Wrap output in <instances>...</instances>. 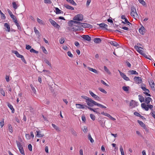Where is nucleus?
Masks as SVG:
<instances>
[{"mask_svg":"<svg viewBox=\"0 0 155 155\" xmlns=\"http://www.w3.org/2000/svg\"><path fill=\"white\" fill-rule=\"evenodd\" d=\"M87 106L90 107H93L94 105H96L97 102H95L94 100H92L91 98H90L87 102Z\"/></svg>","mask_w":155,"mask_h":155,"instance_id":"f257e3e1","label":"nucleus"},{"mask_svg":"<svg viewBox=\"0 0 155 155\" xmlns=\"http://www.w3.org/2000/svg\"><path fill=\"white\" fill-rule=\"evenodd\" d=\"M83 19V16L81 14H78L75 16L73 18V20L75 21H82Z\"/></svg>","mask_w":155,"mask_h":155,"instance_id":"f03ea898","label":"nucleus"},{"mask_svg":"<svg viewBox=\"0 0 155 155\" xmlns=\"http://www.w3.org/2000/svg\"><path fill=\"white\" fill-rule=\"evenodd\" d=\"M144 85V87L141 86V89L145 92H143V93L145 94L146 96L150 97V94L149 93L150 92L149 90L148 89H147L146 87H145V86Z\"/></svg>","mask_w":155,"mask_h":155,"instance_id":"7ed1b4c3","label":"nucleus"},{"mask_svg":"<svg viewBox=\"0 0 155 155\" xmlns=\"http://www.w3.org/2000/svg\"><path fill=\"white\" fill-rule=\"evenodd\" d=\"M76 107L78 109H88V106L85 104H75Z\"/></svg>","mask_w":155,"mask_h":155,"instance_id":"20e7f679","label":"nucleus"},{"mask_svg":"<svg viewBox=\"0 0 155 155\" xmlns=\"http://www.w3.org/2000/svg\"><path fill=\"white\" fill-rule=\"evenodd\" d=\"M49 21L54 27L59 28L60 27V26L56 23L54 20L50 18L49 20Z\"/></svg>","mask_w":155,"mask_h":155,"instance_id":"39448f33","label":"nucleus"},{"mask_svg":"<svg viewBox=\"0 0 155 155\" xmlns=\"http://www.w3.org/2000/svg\"><path fill=\"white\" fill-rule=\"evenodd\" d=\"M149 85L150 86L151 89L155 91V84L152 80H150L148 81Z\"/></svg>","mask_w":155,"mask_h":155,"instance_id":"423d86ee","label":"nucleus"},{"mask_svg":"<svg viewBox=\"0 0 155 155\" xmlns=\"http://www.w3.org/2000/svg\"><path fill=\"white\" fill-rule=\"evenodd\" d=\"M97 25H98L100 27L102 28V29L109 31V29H108L107 28V27L108 26L106 24L103 23L100 24H97Z\"/></svg>","mask_w":155,"mask_h":155,"instance_id":"0eeeda50","label":"nucleus"},{"mask_svg":"<svg viewBox=\"0 0 155 155\" xmlns=\"http://www.w3.org/2000/svg\"><path fill=\"white\" fill-rule=\"evenodd\" d=\"M119 72L120 73V74L121 77L125 80L126 81H130V79L128 77L126 76V75L124 74L122 72L120 71H119Z\"/></svg>","mask_w":155,"mask_h":155,"instance_id":"6e6552de","label":"nucleus"},{"mask_svg":"<svg viewBox=\"0 0 155 155\" xmlns=\"http://www.w3.org/2000/svg\"><path fill=\"white\" fill-rule=\"evenodd\" d=\"M89 93L95 99L97 100H99L100 99L99 97L94 94L92 91H89Z\"/></svg>","mask_w":155,"mask_h":155,"instance_id":"1a4fd4ad","label":"nucleus"},{"mask_svg":"<svg viewBox=\"0 0 155 155\" xmlns=\"http://www.w3.org/2000/svg\"><path fill=\"white\" fill-rule=\"evenodd\" d=\"M82 38L84 40L88 41H90L91 40V38L87 35H83L81 36Z\"/></svg>","mask_w":155,"mask_h":155,"instance_id":"9d476101","label":"nucleus"},{"mask_svg":"<svg viewBox=\"0 0 155 155\" xmlns=\"http://www.w3.org/2000/svg\"><path fill=\"white\" fill-rule=\"evenodd\" d=\"M82 27L84 28H93L92 25L87 23H83Z\"/></svg>","mask_w":155,"mask_h":155,"instance_id":"9b49d317","label":"nucleus"},{"mask_svg":"<svg viewBox=\"0 0 155 155\" xmlns=\"http://www.w3.org/2000/svg\"><path fill=\"white\" fill-rule=\"evenodd\" d=\"M134 81L137 82L138 84L140 83L142 81L141 78L138 76H135L134 78Z\"/></svg>","mask_w":155,"mask_h":155,"instance_id":"f8f14e48","label":"nucleus"},{"mask_svg":"<svg viewBox=\"0 0 155 155\" xmlns=\"http://www.w3.org/2000/svg\"><path fill=\"white\" fill-rule=\"evenodd\" d=\"M137 102H136L135 101L132 100L130 102V106H132V107H134L136 106H137Z\"/></svg>","mask_w":155,"mask_h":155,"instance_id":"ddd939ff","label":"nucleus"},{"mask_svg":"<svg viewBox=\"0 0 155 155\" xmlns=\"http://www.w3.org/2000/svg\"><path fill=\"white\" fill-rule=\"evenodd\" d=\"M41 132L39 130H37L36 131L37 134L36 136L39 138H41L43 137L44 135V134H41Z\"/></svg>","mask_w":155,"mask_h":155,"instance_id":"4468645a","label":"nucleus"},{"mask_svg":"<svg viewBox=\"0 0 155 155\" xmlns=\"http://www.w3.org/2000/svg\"><path fill=\"white\" fill-rule=\"evenodd\" d=\"M141 107L142 108L144 109L146 111L148 110V107L147 104H145L144 103H143L141 104Z\"/></svg>","mask_w":155,"mask_h":155,"instance_id":"2eb2a0df","label":"nucleus"},{"mask_svg":"<svg viewBox=\"0 0 155 155\" xmlns=\"http://www.w3.org/2000/svg\"><path fill=\"white\" fill-rule=\"evenodd\" d=\"M137 14L136 9L134 6L131 7L130 14Z\"/></svg>","mask_w":155,"mask_h":155,"instance_id":"dca6fc26","label":"nucleus"},{"mask_svg":"<svg viewBox=\"0 0 155 155\" xmlns=\"http://www.w3.org/2000/svg\"><path fill=\"white\" fill-rule=\"evenodd\" d=\"M145 28L144 27L142 26L139 29V31L140 33L143 35H144L145 33L144 30H145Z\"/></svg>","mask_w":155,"mask_h":155,"instance_id":"f3484780","label":"nucleus"},{"mask_svg":"<svg viewBox=\"0 0 155 155\" xmlns=\"http://www.w3.org/2000/svg\"><path fill=\"white\" fill-rule=\"evenodd\" d=\"M144 102L147 104H149L150 102L152 100V99L150 97H147L145 98Z\"/></svg>","mask_w":155,"mask_h":155,"instance_id":"a211bd4d","label":"nucleus"},{"mask_svg":"<svg viewBox=\"0 0 155 155\" xmlns=\"http://www.w3.org/2000/svg\"><path fill=\"white\" fill-rule=\"evenodd\" d=\"M94 41L96 43L99 44L101 42V40L100 38H94Z\"/></svg>","mask_w":155,"mask_h":155,"instance_id":"6ab92c4d","label":"nucleus"},{"mask_svg":"<svg viewBox=\"0 0 155 155\" xmlns=\"http://www.w3.org/2000/svg\"><path fill=\"white\" fill-rule=\"evenodd\" d=\"M8 106L9 108L12 110V112L14 113L15 111V110L13 107V106L10 104L9 103H8Z\"/></svg>","mask_w":155,"mask_h":155,"instance_id":"aec40b11","label":"nucleus"},{"mask_svg":"<svg viewBox=\"0 0 155 155\" xmlns=\"http://www.w3.org/2000/svg\"><path fill=\"white\" fill-rule=\"evenodd\" d=\"M87 68L90 71H92L95 74H98V72L96 70L94 69H93L90 67H88Z\"/></svg>","mask_w":155,"mask_h":155,"instance_id":"412c9836","label":"nucleus"},{"mask_svg":"<svg viewBox=\"0 0 155 155\" xmlns=\"http://www.w3.org/2000/svg\"><path fill=\"white\" fill-rule=\"evenodd\" d=\"M64 6L66 8L68 9L74 10V8L73 7H72L67 4H64Z\"/></svg>","mask_w":155,"mask_h":155,"instance_id":"4be33fe9","label":"nucleus"},{"mask_svg":"<svg viewBox=\"0 0 155 155\" xmlns=\"http://www.w3.org/2000/svg\"><path fill=\"white\" fill-rule=\"evenodd\" d=\"M4 26L5 28H7L6 29V31L8 32H9L10 31V27L9 25L7 23H5L4 24Z\"/></svg>","mask_w":155,"mask_h":155,"instance_id":"5701e85b","label":"nucleus"},{"mask_svg":"<svg viewBox=\"0 0 155 155\" xmlns=\"http://www.w3.org/2000/svg\"><path fill=\"white\" fill-rule=\"evenodd\" d=\"M138 96L139 99L141 103H142L144 101V98L142 95H139Z\"/></svg>","mask_w":155,"mask_h":155,"instance_id":"b1692460","label":"nucleus"},{"mask_svg":"<svg viewBox=\"0 0 155 155\" xmlns=\"http://www.w3.org/2000/svg\"><path fill=\"white\" fill-rule=\"evenodd\" d=\"M111 45L115 46L117 47L119 46V45L116 42L114 41H110L109 42Z\"/></svg>","mask_w":155,"mask_h":155,"instance_id":"393cba45","label":"nucleus"},{"mask_svg":"<svg viewBox=\"0 0 155 155\" xmlns=\"http://www.w3.org/2000/svg\"><path fill=\"white\" fill-rule=\"evenodd\" d=\"M88 109H89L90 110L92 111H94V112H95V113H99H99L97 111H96V110L99 109L98 108H95V109H93V108H91V107H88Z\"/></svg>","mask_w":155,"mask_h":155,"instance_id":"a878e982","label":"nucleus"},{"mask_svg":"<svg viewBox=\"0 0 155 155\" xmlns=\"http://www.w3.org/2000/svg\"><path fill=\"white\" fill-rule=\"evenodd\" d=\"M137 122L139 123V124H140V125L142 127H145V124H144V123L142 121L139 120H138L137 121Z\"/></svg>","mask_w":155,"mask_h":155,"instance_id":"bb28decb","label":"nucleus"},{"mask_svg":"<svg viewBox=\"0 0 155 155\" xmlns=\"http://www.w3.org/2000/svg\"><path fill=\"white\" fill-rule=\"evenodd\" d=\"M104 71L109 74H111L110 72L109 71L106 66H104Z\"/></svg>","mask_w":155,"mask_h":155,"instance_id":"cd10ccee","label":"nucleus"},{"mask_svg":"<svg viewBox=\"0 0 155 155\" xmlns=\"http://www.w3.org/2000/svg\"><path fill=\"white\" fill-rule=\"evenodd\" d=\"M130 87L129 86H123L122 87V89L125 91H129Z\"/></svg>","mask_w":155,"mask_h":155,"instance_id":"c85d7f7f","label":"nucleus"},{"mask_svg":"<svg viewBox=\"0 0 155 155\" xmlns=\"http://www.w3.org/2000/svg\"><path fill=\"white\" fill-rule=\"evenodd\" d=\"M88 139L91 143H92L94 142V140L92 138L90 134H89L88 135Z\"/></svg>","mask_w":155,"mask_h":155,"instance_id":"c756f323","label":"nucleus"},{"mask_svg":"<svg viewBox=\"0 0 155 155\" xmlns=\"http://www.w3.org/2000/svg\"><path fill=\"white\" fill-rule=\"evenodd\" d=\"M129 72H130L131 74H137L138 75V73L134 70H130Z\"/></svg>","mask_w":155,"mask_h":155,"instance_id":"7c9ffc66","label":"nucleus"},{"mask_svg":"<svg viewBox=\"0 0 155 155\" xmlns=\"http://www.w3.org/2000/svg\"><path fill=\"white\" fill-rule=\"evenodd\" d=\"M52 126L56 130L58 131H60L59 128L54 124H52Z\"/></svg>","mask_w":155,"mask_h":155,"instance_id":"2f4dec72","label":"nucleus"},{"mask_svg":"<svg viewBox=\"0 0 155 155\" xmlns=\"http://www.w3.org/2000/svg\"><path fill=\"white\" fill-rule=\"evenodd\" d=\"M8 129L10 132L11 133H12L13 132V129L11 125L10 124H8Z\"/></svg>","mask_w":155,"mask_h":155,"instance_id":"473e14b6","label":"nucleus"},{"mask_svg":"<svg viewBox=\"0 0 155 155\" xmlns=\"http://www.w3.org/2000/svg\"><path fill=\"white\" fill-rule=\"evenodd\" d=\"M96 105L99 107L101 108H106V107L102 105L101 104L98 103H97Z\"/></svg>","mask_w":155,"mask_h":155,"instance_id":"72a5a7b5","label":"nucleus"},{"mask_svg":"<svg viewBox=\"0 0 155 155\" xmlns=\"http://www.w3.org/2000/svg\"><path fill=\"white\" fill-rule=\"evenodd\" d=\"M19 150L20 152V153L23 155L25 154V152L24 151L23 148V147H21L20 148H19Z\"/></svg>","mask_w":155,"mask_h":155,"instance_id":"f704fd0d","label":"nucleus"},{"mask_svg":"<svg viewBox=\"0 0 155 155\" xmlns=\"http://www.w3.org/2000/svg\"><path fill=\"white\" fill-rule=\"evenodd\" d=\"M16 142L17 143V146L18 148V149L19 148L21 147H22L21 143L19 141L16 140Z\"/></svg>","mask_w":155,"mask_h":155,"instance_id":"c9c22d12","label":"nucleus"},{"mask_svg":"<svg viewBox=\"0 0 155 155\" xmlns=\"http://www.w3.org/2000/svg\"><path fill=\"white\" fill-rule=\"evenodd\" d=\"M98 90L101 91V92H103V93L104 94H107V91L104 89L101 88V87H99L98 88Z\"/></svg>","mask_w":155,"mask_h":155,"instance_id":"e433bc0d","label":"nucleus"},{"mask_svg":"<svg viewBox=\"0 0 155 155\" xmlns=\"http://www.w3.org/2000/svg\"><path fill=\"white\" fill-rule=\"evenodd\" d=\"M130 15L135 18H139V16L137 14H130Z\"/></svg>","mask_w":155,"mask_h":155,"instance_id":"4c0bfd02","label":"nucleus"},{"mask_svg":"<svg viewBox=\"0 0 155 155\" xmlns=\"http://www.w3.org/2000/svg\"><path fill=\"white\" fill-rule=\"evenodd\" d=\"M81 97L83 99H84L85 100L86 102H87V101L90 98H89L88 97L85 96H81Z\"/></svg>","mask_w":155,"mask_h":155,"instance_id":"58836bf2","label":"nucleus"},{"mask_svg":"<svg viewBox=\"0 0 155 155\" xmlns=\"http://www.w3.org/2000/svg\"><path fill=\"white\" fill-rule=\"evenodd\" d=\"M120 149L121 155H124V151L121 145H120Z\"/></svg>","mask_w":155,"mask_h":155,"instance_id":"ea45409f","label":"nucleus"},{"mask_svg":"<svg viewBox=\"0 0 155 155\" xmlns=\"http://www.w3.org/2000/svg\"><path fill=\"white\" fill-rule=\"evenodd\" d=\"M30 51L31 53H34L35 54H38V51H36L33 48H31Z\"/></svg>","mask_w":155,"mask_h":155,"instance_id":"a19ab883","label":"nucleus"},{"mask_svg":"<svg viewBox=\"0 0 155 155\" xmlns=\"http://www.w3.org/2000/svg\"><path fill=\"white\" fill-rule=\"evenodd\" d=\"M55 10H56V14H59L61 10H60L58 8L55 7L54 8Z\"/></svg>","mask_w":155,"mask_h":155,"instance_id":"79ce46f5","label":"nucleus"},{"mask_svg":"<svg viewBox=\"0 0 155 155\" xmlns=\"http://www.w3.org/2000/svg\"><path fill=\"white\" fill-rule=\"evenodd\" d=\"M13 7L15 9H16L17 8V5L16 3V2H13L12 3Z\"/></svg>","mask_w":155,"mask_h":155,"instance_id":"37998d69","label":"nucleus"},{"mask_svg":"<svg viewBox=\"0 0 155 155\" xmlns=\"http://www.w3.org/2000/svg\"><path fill=\"white\" fill-rule=\"evenodd\" d=\"M30 87H31V89L32 91L35 94L36 93V91L35 90V88L33 87V85L32 84L30 85Z\"/></svg>","mask_w":155,"mask_h":155,"instance_id":"c03bdc74","label":"nucleus"},{"mask_svg":"<svg viewBox=\"0 0 155 155\" xmlns=\"http://www.w3.org/2000/svg\"><path fill=\"white\" fill-rule=\"evenodd\" d=\"M68 2L70 3L73 5L76 6L77 5V4L74 2L73 0H70Z\"/></svg>","mask_w":155,"mask_h":155,"instance_id":"a18cd8bd","label":"nucleus"},{"mask_svg":"<svg viewBox=\"0 0 155 155\" xmlns=\"http://www.w3.org/2000/svg\"><path fill=\"white\" fill-rule=\"evenodd\" d=\"M90 117L91 119L93 120H95V116L93 114H90Z\"/></svg>","mask_w":155,"mask_h":155,"instance_id":"49530a36","label":"nucleus"},{"mask_svg":"<svg viewBox=\"0 0 155 155\" xmlns=\"http://www.w3.org/2000/svg\"><path fill=\"white\" fill-rule=\"evenodd\" d=\"M142 55L145 58H147V59H149V60H151V59L150 58H151V56H149V57H148L147 55L145 53H143V54H142Z\"/></svg>","mask_w":155,"mask_h":155,"instance_id":"de8ad7c7","label":"nucleus"},{"mask_svg":"<svg viewBox=\"0 0 155 155\" xmlns=\"http://www.w3.org/2000/svg\"><path fill=\"white\" fill-rule=\"evenodd\" d=\"M71 134L74 136H77V134L76 132L74 130V129H72L71 130Z\"/></svg>","mask_w":155,"mask_h":155,"instance_id":"09e8293b","label":"nucleus"},{"mask_svg":"<svg viewBox=\"0 0 155 155\" xmlns=\"http://www.w3.org/2000/svg\"><path fill=\"white\" fill-rule=\"evenodd\" d=\"M42 50L43 51V52L45 53V54H48V52L46 50L45 48L43 46H42L41 48Z\"/></svg>","mask_w":155,"mask_h":155,"instance_id":"8fccbe9b","label":"nucleus"},{"mask_svg":"<svg viewBox=\"0 0 155 155\" xmlns=\"http://www.w3.org/2000/svg\"><path fill=\"white\" fill-rule=\"evenodd\" d=\"M34 29L35 33L36 34L39 35L40 33L39 31L37 30L36 28L35 27L34 28Z\"/></svg>","mask_w":155,"mask_h":155,"instance_id":"3c124183","label":"nucleus"},{"mask_svg":"<svg viewBox=\"0 0 155 155\" xmlns=\"http://www.w3.org/2000/svg\"><path fill=\"white\" fill-rule=\"evenodd\" d=\"M64 39L63 38H61L59 40V42H60V43L61 44H63L64 43Z\"/></svg>","mask_w":155,"mask_h":155,"instance_id":"603ef678","label":"nucleus"},{"mask_svg":"<svg viewBox=\"0 0 155 155\" xmlns=\"http://www.w3.org/2000/svg\"><path fill=\"white\" fill-rule=\"evenodd\" d=\"M0 14L2 16V18L5 19L6 18L5 16V15L2 12L1 10H0Z\"/></svg>","mask_w":155,"mask_h":155,"instance_id":"864d4df0","label":"nucleus"},{"mask_svg":"<svg viewBox=\"0 0 155 155\" xmlns=\"http://www.w3.org/2000/svg\"><path fill=\"white\" fill-rule=\"evenodd\" d=\"M13 53L15 54L16 55V56L18 57L19 55L20 54L18 51H13Z\"/></svg>","mask_w":155,"mask_h":155,"instance_id":"5fc2aeb1","label":"nucleus"},{"mask_svg":"<svg viewBox=\"0 0 155 155\" xmlns=\"http://www.w3.org/2000/svg\"><path fill=\"white\" fill-rule=\"evenodd\" d=\"M139 2L140 3L142 4L143 5H146L145 2L143 1V0H138Z\"/></svg>","mask_w":155,"mask_h":155,"instance_id":"6e6d98bb","label":"nucleus"},{"mask_svg":"<svg viewBox=\"0 0 155 155\" xmlns=\"http://www.w3.org/2000/svg\"><path fill=\"white\" fill-rule=\"evenodd\" d=\"M37 21L40 24H43V22L42 21V20H41L40 19H39L38 18H37Z\"/></svg>","mask_w":155,"mask_h":155,"instance_id":"4d7b16f0","label":"nucleus"},{"mask_svg":"<svg viewBox=\"0 0 155 155\" xmlns=\"http://www.w3.org/2000/svg\"><path fill=\"white\" fill-rule=\"evenodd\" d=\"M109 31H111L112 32H119L121 33V32L119 30H111V29H109Z\"/></svg>","mask_w":155,"mask_h":155,"instance_id":"13d9d810","label":"nucleus"},{"mask_svg":"<svg viewBox=\"0 0 155 155\" xmlns=\"http://www.w3.org/2000/svg\"><path fill=\"white\" fill-rule=\"evenodd\" d=\"M68 55L71 58H72L73 57V54L71 53V52L70 51H68L67 53Z\"/></svg>","mask_w":155,"mask_h":155,"instance_id":"bf43d9fd","label":"nucleus"},{"mask_svg":"<svg viewBox=\"0 0 155 155\" xmlns=\"http://www.w3.org/2000/svg\"><path fill=\"white\" fill-rule=\"evenodd\" d=\"M7 10L8 12V13L9 14V15H10V16L13 17V14H12L11 11L9 9H8Z\"/></svg>","mask_w":155,"mask_h":155,"instance_id":"052dcab7","label":"nucleus"},{"mask_svg":"<svg viewBox=\"0 0 155 155\" xmlns=\"http://www.w3.org/2000/svg\"><path fill=\"white\" fill-rule=\"evenodd\" d=\"M101 82L103 84L105 85V86L107 87L109 86V85L107 84L103 80H101Z\"/></svg>","mask_w":155,"mask_h":155,"instance_id":"680f3d73","label":"nucleus"},{"mask_svg":"<svg viewBox=\"0 0 155 155\" xmlns=\"http://www.w3.org/2000/svg\"><path fill=\"white\" fill-rule=\"evenodd\" d=\"M28 148L30 151L32 150V146L31 144H29L28 146Z\"/></svg>","mask_w":155,"mask_h":155,"instance_id":"e2e57ef3","label":"nucleus"},{"mask_svg":"<svg viewBox=\"0 0 155 155\" xmlns=\"http://www.w3.org/2000/svg\"><path fill=\"white\" fill-rule=\"evenodd\" d=\"M44 2L46 4H51V2L50 0H44Z\"/></svg>","mask_w":155,"mask_h":155,"instance_id":"0e129e2a","label":"nucleus"},{"mask_svg":"<svg viewBox=\"0 0 155 155\" xmlns=\"http://www.w3.org/2000/svg\"><path fill=\"white\" fill-rule=\"evenodd\" d=\"M25 137L28 140H30L31 139L30 136L29 134H26L25 135Z\"/></svg>","mask_w":155,"mask_h":155,"instance_id":"69168bd1","label":"nucleus"},{"mask_svg":"<svg viewBox=\"0 0 155 155\" xmlns=\"http://www.w3.org/2000/svg\"><path fill=\"white\" fill-rule=\"evenodd\" d=\"M68 24L69 26H72L74 24L73 22H71V20L69 21L68 22Z\"/></svg>","mask_w":155,"mask_h":155,"instance_id":"338daca9","label":"nucleus"},{"mask_svg":"<svg viewBox=\"0 0 155 155\" xmlns=\"http://www.w3.org/2000/svg\"><path fill=\"white\" fill-rule=\"evenodd\" d=\"M147 106H148V109L150 108V110H152L153 109V106L151 104H147Z\"/></svg>","mask_w":155,"mask_h":155,"instance_id":"774afa93","label":"nucleus"}]
</instances>
